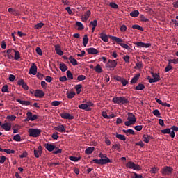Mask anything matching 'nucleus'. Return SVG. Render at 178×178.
<instances>
[{
	"label": "nucleus",
	"mask_w": 178,
	"mask_h": 178,
	"mask_svg": "<svg viewBox=\"0 0 178 178\" xmlns=\"http://www.w3.org/2000/svg\"><path fill=\"white\" fill-rule=\"evenodd\" d=\"M120 47H122V48H124V49H127L128 51L129 49H130V47L125 43L121 44Z\"/></svg>",
	"instance_id": "obj_62"
},
{
	"label": "nucleus",
	"mask_w": 178,
	"mask_h": 178,
	"mask_svg": "<svg viewBox=\"0 0 178 178\" xmlns=\"http://www.w3.org/2000/svg\"><path fill=\"white\" fill-rule=\"evenodd\" d=\"M54 129L56 130V131H59L60 133H65L66 130V129H65V126L62 124L56 127Z\"/></svg>",
	"instance_id": "obj_22"
},
{
	"label": "nucleus",
	"mask_w": 178,
	"mask_h": 178,
	"mask_svg": "<svg viewBox=\"0 0 178 178\" xmlns=\"http://www.w3.org/2000/svg\"><path fill=\"white\" fill-rule=\"evenodd\" d=\"M44 147H45L46 149H47V151H49V152H52V151H54V149H55V148H56L55 147V145H54L52 144H49V143H46L44 145Z\"/></svg>",
	"instance_id": "obj_18"
},
{
	"label": "nucleus",
	"mask_w": 178,
	"mask_h": 178,
	"mask_svg": "<svg viewBox=\"0 0 178 178\" xmlns=\"http://www.w3.org/2000/svg\"><path fill=\"white\" fill-rule=\"evenodd\" d=\"M172 69H173V67L172 66V65L170 63H168L167 66L165 68V72L168 73V72H170V70H172Z\"/></svg>",
	"instance_id": "obj_43"
},
{
	"label": "nucleus",
	"mask_w": 178,
	"mask_h": 178,
	"mask_svg": "<svg viewBox=\"0 0 178 178\" xmlns=\"http://www.w3.org/2000/svg\"><path fill=\"white\" fill-rule=\"evenodd\" d=\"M3 152H6V154H15V151L12 150L10 149H4Z\"/></svg>",
	"instance_id": "obj_50"
},
{
	"label": "nucleus",
	"mask_w": 178,
	"mask_h": 178,
	"mask_svg": "<svg viewBox=\"0 0 178 178\" xmlns=\"http://www.w3.org/2000/svg\"><path fill=\"white\" fill-rule=\"evenodd\" d=\"M77 80L79 81H84V80H86V76L84 75H79L78 77H77Z\"/></svg>",
	"instance_id": "obj_59"
},
{
	"label": "nucleus",
	"mask_w": 178,
	"mask_h": 178,
	"mask_svg": "<svg viewBox=\"0 0 178 178\" xmlns=\"http://www.w3.org/2000/svg\"><path fill=\"white\" fill-rule=\"evenodd\" d=\"M120 83L122 84V86L124 87H125V86H127V84H129V81L126 79H124V78H122Z\"/></svg>",
	"instance_id": "obj_56"
},
{
	"label": "nucleus",
	"mask_w": 178,
	"mask_h": 178,
	"mask_svg": "<svg viewBox=\"0 0 178 178\" xmlns=\"http://www.w3.org/2000/svg\"><path fill=\"white\" fill-rule=\"evenodd\" d=\"M16 101L17 102H19V104H20L21 105H24L25 106H29V105H30V102L29 101H24L20 99H17Z\"/></svg>",
	"instance_id": "obj_24"
},
{
	"label": "nucleus",
	"mask_w": 178,
	"mask_h": 178,
	"mask_svg": "<svg viewBox=\"0 0 178 178\" xmlns=\"http://www.w3.org/2000/svg\"><path fill=\"white\" fill-rule=\"evenodd\" d=\"M1 128H3L6 131H10V130L12 129V124L9 122H5L1 124Z\"/></svg>",
	"instance_id": "obj_12"
},
{
	"label": "nucleus",
	"mask_w": 178,
	"mask_h": 178,
	"mask_svg": "<svg viewBox=\"0 0 178 178\" xmlns=\"http://www.w3.org/2000/svg\"><path fill=\"white\" fill-rule=\"evenodd\" d=\"M111 159L108 157H105L104 159H102V165H106V163H110Z\"/></svg>",
	"instance_id": "obj_40"
},
{
	"label": "nucleus",
	"mask_w": 178,
	"mask_h": 178,
	"mask_svg": "<svg viewBox=\"0 0 178 178\" xmlns=\"http://www.w3.org/2000/svg\"><path fill=\"white\" fill-rule=\"evenodd\" d=\"M89 26L90 27H97V26H98V21L97 19L91 21Z\"/></svg>",
	"instance_id": "obj_37"
},
{
	"label": "nucleus",
	"mask_w": 178,
	"mask_h": 178,
	"mask_svg": "<svg viewBox=\"0 0 178 178\" xmlns=\"http://www.w3.org/2000/svg\"><path fill=\"white\" fill-rule=\"evenodd\" d=\"M109 38L112 39L113 41H115V42H117V44H118V45H121V44H122V42H123V39L118 38L116 36H113V35H109L108 36Z\"/></svg>",
	"instance_id": "obj_13"
},
{
	"label": "nucleus",
	"mask_w": 178,
	"mask_h": 178,
	"mask_svg": "<svg viewBox=\"0 0 178 178\" xmlns=\"http://www.w3.org/2000/svg\"><path fill=\"white\" fill-rule=\"evenodd\" d=\"M87 44H88V36H87V35H85L83 38V47H87Z\"/></svg>",
	"instance_id": "obj_31"
},
{
	"label": "nucleus",
	"mask_w": 178,
	"mask_h": 178,
	"mask_svg": "<svg viewBox=\"0 0 178 178\" xmlns=\"http://www.w3.org/2000/svg\"><path fill=\"white\" fill-rule=\"evenodd\" d=\"M69 60H70V63H72V65H73V66L77 65V60H76V58H73V56H70L69 57Z\"/></svg>",
	"instance_id": "obj_27"
},
{
	"label": "nucleus",
	"mask_w": 178,
	"mask_h": 178,
	"mask_svg": "<svg viewBox=\"0 0 178 178\" xmlns=\"http://www.w3.org/2000/svg\"><path fill=\"white\" fill-rule=\"evenodd\" d=\"M138 79H140V74H136L132 78V79L131 80V84H136V83H137V81H138Z\"/></svg>",
	"instance_id": "obj_28"
},
{
	"label": "nucleus",
	"mask_w": 178,
	"mask_h": 178,
	"mask_svg": "<svg viewBox=\"0 0 178 178\" xmlns=\"http://www.w3.org/2000/svg\"><path fill=\"white\" fill-rule=\"evenodd\" d=\"M161 131L163 134H170V129L169 128L162 129Z\"/></svg>",
	"instance_id": "obj_51"
},
{
	"label": "nucleus",
	"mask_w": 178,
	"mask_h": 178,
	"mask_svg": "<svg viewBox=\"0 0 178 178\" xmlns=\"http://www.w3.org/2000/svg\"><path fill=\"white\" fill-rule=\"evenodd\" d=\"M33 152L35 158H40L41 154H42V147L38 146V149H35Z\"/></svg>",
	"instance_id": "obj_9"
},
{
	"label": "nucleus",
	"mask_w": 178,
	"mask_h": 178,
	"mask_svg": "<svg viewBox=\"0 0 178 178\" xmlns=\"http://www.w3.org/2000/svg\"><path fill=\"white\" fill-rule=\"evenodd\" d=\"M75 96H76V92H70L67 93V98H69V99H72V98H74Z\"/></svg>",
	"instance_id": "obj_44"
},
{
	"label": "nucleus",
	"mask_w": 178,
	"mask_h": 178,
	"mask_svg": "<svg viewBox=\"0 0 178 178\" xmlns=\"http://www.w3.org/2000/svg\"><path fill=\"white\" fill-rule=\"evenodd\" d=\"M152 113L153 115H154V116H156L157 118H159V116H161V113L158 109L154 110Z\"/></svg>",
	"instance_id": "obj_53"
},
{
	"label": "nucleus",
	"mask_w": 178,
	"mask_h": 178,
	"mask_svg": "<svg viewBox=\"0 0 178 178\" xmlns=\"http://www.w3.org/2000/svg\"><path fill=\"white\" fill-rule=\"evenodd\" d=\"M94 70H95V72H96V73H102V72H103L102 67H101V65L99 64H97L94 67Z\"/></svg>",
	"instance_id": "obj_26"
},
{
	"label": "nucleus",
	"mask_w": 178,
	"mask_h": 178,
	"mask_svg": "<svg viewBox=\"0 0 178 178\" xmlns=\"http://www.w3.org/2000/svg\"><path fill=\"white\" fill-rule=\"evenodd\" d=\"M134 129L137 131H141V130H143V125H136L134 127Z\"/></svg>",
	"instance_id": "obj_60"
},
{
	"label": "nucleus",
	"mask_w": 178,
	"mask_h": 178,
	"mask_svg": "<svg viewBox=\"0 0 178 178\" xmlns=\"http://www.w3.org/2000/svg\"><path fill=\"white\" fill-rule=\"evenodd\" d=\"M60 104H62V102H59V101H53L51 102L52 106H59Z\"/></svg>",
	"instance_id": "obj_52"
},
{
	"label": "nucleus",
	"mask_w": 178,
	"mask_h": 178,
	"mask_svg": "<svg viewBox=\"0 0 178 178\" xmlns=\"http://www.w3.org/2000/svg\"><path fill=\"white\" fill-rule=\"evenodd\" d=\"M129 15L131 16V17H138V15H140V12L137 10H135L131 12Z\"/></svg>",
	"instance_id": "obj_30"
},
{
	"label": "nucleus",
	"mask_w": 178,
	"mask_h": 178,
	"mask_svg": "<svg viewBox=\"0 0 178 178\" xmlns=\"http://www.w3.org/2000/svg\"><path fill=\"white\" fill-rule=\"evenodd\" d=\"M122 58L126 63H129L130 62V56L128 55L124 56Z\"/></svg>",
	"instance_id": "obj_58"
},
{
	"label": "nucleus",
	"mask_w": 178,
	"mask_h": 178,
	"mask_svg": "<svg viewBox=\"0 0 178 178\" xmlns=\"http://www.w3.org/2000/svg\"><path fill=\"white\" fill-rule=\"evenodd\" d=\"M153 138H154L151 135H143V141L147 144H148V143H149V140H152Z\"/></svg>",
	"instance_id": "obj_21"
},
{
	"label": "nucleus",
	"mask_w": 178,
	"mask_h": 178,
	"mask_svg": "<svg viewBox=\"0 0 178 178\" xmlns=\"http://www.w3.org/2000/svg\"><path fill=\"white\" fill-rule=\"evenodd\" d=\"M41 129L30 128L28 131L30 137H40V134H41Z\"/></svg>",
	"instance_id": "obj_3"
},
{
	"label": "nucleus",
	"mask_w": 178,
	"mask_h": 178,
	"mask_svg": "<svg viewBox=\"0 0 178 178\" xmlns=\"http://www.w3.org/2000/svg\"><path fill=\"white\" fill-rule=\"evenodd\" d=\"M111 8H113V9H118L119 6L115 3H110Z\"/></svg>",
	"instance_id": "obj_61"
},
{
	"label": "nucleus",
	"mask_w": 178,
	"mask_h": 178,
	"mask_svg": "<svg viewBox=\"0 0 178 178\" xmlns=\"http://www.w3.org/2000/svg\"><path fill=\"white\" fill-rule=\"evenodd\" d=\"M168 63L171 65L172 63H173L174 65H178V58L170 59L168 60Z\"/></svg>",
	"instance_id": "obj_47"
},
{
	"label": "nucleus",
	"mask_w": 178,
	"mask_h": 178,
	"mask_svg": "<svg viewBox=\"0 0 178 178\" xmlns=\"http://www.w3.org/2000/svg\"><path fill=\"white\" fill-rule=\"evenodd\" d=\"M94 149H95L94 147H89L85 150V154L87 155H91V153L94 152Z\"/></svg>",
	"instance_id": "obj_25"
},
{
	"label": "nucleus",
	"mask_w": 178,
	"mask_h": 178,
	"mask_svg": "<svg viewBox=\"0 0 178 178\" xmlns=\"http://www.w3.org/2000/svg\"><path fill=\"white\" fill-rule=\"evenodd\" d=\"M113 102L118 105H124V104H129V100L124 97H116L113 98Z\"/></svg>",
	"instance_id": "obj_2"
},
{
	"label": "nucleus",
	"mask_w": 178,
	"mask_h": 178,
	"mask_svg": "<svg viewBox=\"0 0 178 178\" xmlns=\"http://www.w3.org/2000/svg\"><path fill=\"white\" fill-rule=\"evenodd\" d=\"M116 138H118V140H122V141H126V136L122 134H116L115 135Z\"/></svg>",
	"instance_id": "obj_38"
},
{
	"label": "nucleus",
	"mask_w": 178,
	"mask_h": 178,
	"mask_svg": "<svg viewBox=\"0 0 178 178\" xmlns=\"http://www.w3.org/2000/svg\"><path fill=\"white\" fill-rule=\"evenodd\" d=\"M1 92H8V85H5L2 87Z\"/></svg>",
	"instance_id": "obj_63"
},
{
	"label": "nucleus",
	"mask_w": 178,
	"mask_h": 178,
	"mask_svg": "<svg viewBox=\"0 0 178 178\" xmlns=\"http://www.w3.org/2000/svg\"><path fill=\"white\" fill-rule=\"evenodd\" d=\"M69 159H70V161H72L73 162H79V161H80V159H81V158L71 156H69Z\"/></svg>",
	"instance_id": "obj_35"
},
{
	"label": "nucleus",
	"mask_w": 178,
	"mask_h": 178,
	"mask_svg": "<svg viewBox=\"0 0 178 178\" xmlns=\"http://www.w3.org/2000/svg\"><path fill=\"white\" fill-rule=\"evenodd\" d=\"M152 76L153 78H150L149 76L147 78L149 83H156L161 80V76L157 73L152 72Z\"/></svg>",
	"instance_id": "obj_6"
},
{
	"label": "nucleus",
	"mask_w": 178,
	"mask_h": 178,
	"mask_svg": "<svg viewBox=\"0 0 178 178\" xmlns=\"http://www.w3.org/2000/svg\"><path fill=\"white\" fill-rule=\"evenodd\" d=\"M76 26H77L78 30H84V25H83V23L80 22H76Z\"/></svg>",
	"instance_id": "obj_41"
},
{
	"label": "nucleus",
	"mask_w": 178,
	"mask_h": 178,
	"mask_svg": "<svg viewBox=\"0 0 178 178\" xmlns=\"http://www.w3.org/2000/svg\"><path fill=\"white\" fill-rule=\"evenodd\" d=\"M172 172H173V168L172 167L166 166L163 168L161 170V173L163 176H169L172 175Z\"/></svg>",
	"instance_id": "obj_7"
},
{
	"label": "nucleus",
	"mask_w": 178,
	"mask_h": 178,
	"mask_svg": "<svg viewBox=\"0 0 178 178\" xmlns=\"http://www.w3.org/2000/svg\"><path fill=\"white\" fill-rule=\"evenodd\" d=\"M55 51L57 55H60V56H62V55H63V51H62V49H60V46L58 44L55 46Z\"/></svg>",
	"instance_id": "obj_23"
},
{
	"label": "nucleus",
	"mask_w": 178,
	"mask_h": 178,
	"mask_svg": "<svg viewBox=\"0 0 178 178\" xmlns=\"http://www.w3.org/2000/svg\"><path fill=\"white\" fill-rule=\"evenodd\" d=\"M17 84L18 86H22L24 90H29V86H27V83H26L23 79L19 80Z\"/></svg>",
	"instance_id": "obj_15"
},
{
	"label": "nucleus",
	"mask_w": 178,
	"mask_h": 178,
	"mask_svg": "<svg viewBox=\"0 0 178 178\" xmlns=\"http://www.w3.org/2000/svg\"><path fill=\"white\" fill-rule=\"evenodd\" d=\"M134 44L137 47V48H149V47H151L149 43H144L143 42H137Z\"/></svg>",
	"instance_id": "obj_8"
},
{
	"label": "nucleus",
	"mask_w": 178,
	"mask_h": 178,
	"mask_svg": "<svg viewBox=\"0 0 178 178\" xmlns=\"http://www.w3.org/2000/svg\"><path fill=\"white\" fill-rule=\"evenodd\" d=\"M132 29L134 30H140V31H143V27L140 25H133Z\"/></svg>",
	"instance_id": "obj_54"
},
{
	"label": "nucleus",
	"mask_w": 178,
	"mask_h": 178,
	"mask_svg": "<svg viewBox=\"0 0 178 178\" xmlns=\"http://www.w3.org/2000/svg\"><path fill=\"white\" fill-rule=\"evenodd\" d=\"M6 161V156H3L0 157V163H5V161Z\"/></svg>",
	"instance_id": "obj_64"
},
{
	"label": "nucleus",
	"mask_w": 178,
	"mask_h": 178,
	"mask_svg": "<svg viewBox=\"0 0 178 178\" xmlns=\"http://www.w3.org/2000/svg\"><path fill=\"white\" fill-rule=\"evenodd\" d=\"M120 144L115 143L112 146V149L115 151H120Z\"/></svg>",
	"instance_id": "obj_42"
},
{
	"label": "nucleus",
	"mask_w": 178,
	"mask_h": 178,
	"mask_svg": "<svg viewBox=\"0 0 178 178\" xmlns=\"http://www.w3.org/2000/svg\"><path fill=\"white\" fill-rule=\"evenodd\" d=\"M81 88H83V86L81 84H78L75 86V90L77 94H80V92H81Z\"/></svg>",
	"instance_id": "obj_33"
},
{
	"label": "nucleus",
	"mask_w": 178,
	"mask_h": 178,
	"mask_svg": "<svg viewBox=\"0 0 178 178\" xmlns=\"http://www.w3.org/2000/svg\"><path fill=\"white\" fill-rule=\"evenodd\" d=\"M158 172H159V168L157 167L152 168L150 170V172L153 174L158 173Z\"/></svg>",
	"instance_id": "obj_48"
},
{
	"label": "nucleus",
	"mask_w": 178,
	"mask_h": 178,
	"mask_svg": "<svg viewBox=\"0 0 178 178\" xmlns=\"http://www.w3.org/2000/svg\"><path fill=\"white\" fill-rule=\"evenodd\" d=\"M42 26H44V23L42 22L38 23L36 25H35V29L40 30V29L42 28Z\"/></svg>",
	"instance_id": "obj_57"
},
{
	"label": "nucleus",
	"mask_w": 178,
	"mask_h": 178,
	"mask_svg": "<svg viewBox=\"0 0 178 178\" xmlns=\"http://www.w3.org/2000/svg\"><path fill=\"white\" fill-rule=\"evenodd\" d=\"M59 67L61 72H66V70H67V66H66L65 63H60Z\"/></svg>",
	"instance_id": "obj_32"
},
{
	"label": "nucleus",
	"mask_w": 178,
	"mask_h": 178,
	"mask_svg": "<svg viewBox=\"0 0 178 178\" xmlns=\"http://www.w3.org/2000/svg\"><path fill=\"white\" fill-rule=\"evenodd\" d=\"M14 52H15V56H14L15 60H19V59H20V52L16 50H14Z\"/></svg>",
	"instance_id": "obj_34"
},
{
	"label": "nucleus",
	"mask_w": 178,
	"mask_h": 178,
	"mask_svg": "<svg viewBox=\"0 0 178 178\" xmlns=\"http://www.w3.org/2000/svg\"><path fill=\"white\" fill-rule=\"evenodd\" d=\"M29 74H33V76H35L37 74V65L35 63L32 64L29 69Z\"/></svg>",
	"instance_id": "obj_11"
},
{
	"label": "nucleus",
	"mask_w": 178,
	"mask_h": 178,
	"mask_svg": "<svg viewBox=\"0 0 178 178\" xmlns=\"http://www.w3.org/2000/svg\"><path fill=\"white\" fill-rule=\"evenodd\" d=\"M123 133H124L125 134H127V136H129V134H132L134 135V130L129 129H124L122 130Z\"/></svg>",
	"instance_id": "obj_29"
},
{
	"label": "nucleus",
	"mask_w": 178,
	"mask_h": 178,
	"mask_svg": "<svg viewBox=\"0 0 178 178\" xmlns=\"http://www.w3.org/2000/svg\"><path fill=\"white\" fill-rule=\"evenodd\" d=\"M100 38L104 41V42H108L109 41V38L104 32L100 33Z\"/></svg>",
	"instance_id": "obj_20"
},
{
	"label": "nucleus",
	"mask_w": 178,
	"mask_h": 178,
	"mask_svg": "<svg viewBox=\"0 0 178 178\" xmlns=\"http://www.w3.org/2000/svg\"><path fill=\"white\" fill-rule=\"evenodd\" d=\"M34 95L36 98H44V97L45 96V93L41 90H36Z\"/></svg>",
	"instance_id": "obj_10"
},
{
	"label": "nucleus",
	"mask_w": 178,
	"mask_h": 178,
	"mask_svg": "<svg viewBox=\"0 0 178 178\" xmlns=\"http://www.w3.org/2000/svg\"><path fill=\"white\" fill-rule=\"evenodd\" d=\"M90 15H91V11L90 10L86 11L85 14L82 15L81 20L83 22H87V20H88V19L90 18Z\"/></svg>",
	"instance_id": "obj_14"
},
{
	"label": "nucleus",
	"mask_w": 178,
	"mask_h": 178,
	"mask_svg": "<svg viewBox=\"0 0 178 178\" xmlns=\"http://www.w3.org/2000/svg\"><path fill=\"white\" fill-rule=\"evenodd\" d=\"M127 115V121L124 122L125 126H131V124H135V123L137 122L136 115H134L133 113H128Z\"/></svg>",
	"instance_id": "obj_1"
},
{
	"label": "nucleus",
	"mask_w": 178,
	"mask_h": 178,
	"mask_svg": "<svg viewBox=\"0 0 178 178\" xmlns=\"http://www.w3.org/2000/svg\"><path fill=\"white\" fill-rule=\"evenodd\" d=\"M116 66H118V62L116 60H108L106 64V67L108 70H115Z\"/></svg>",
	"instance_id": "obj_4"
},
{
	"label": "nucleus",
	"mask_w": 178,
	"mask_h": 178,
	"mask_svg": "<svg viewBox=\"0 0 178 178\" xmlns=\"http://www.w3.org/2000/svg\"><path fill=\"white\" fill-rule=\"evenodd\" d=\"M120 31L121 33H126L127 31V26L126 25L123 24L120 27Z\"/></svg>",
	"instance_id": "obj_45"
},
{
	"label": "nucleus",
	"mask_w": 178,
	"mask_h": 178,
	"mask_svg": "<svg viewBox=\"0 0 178 178\" xmlns=\"http://www.w3.org/2000/svg\"><path fill=\"white\" fill-rule=\"evenodd\" d=\"M145 88V86L143 83H139L135 89L137 90L138 91H141V90H144Z\"/></svg>",
	"instance_id": "obj_39"
},
{
	"label": "nucleus",
	"mask_w": 178,
	"mask_h": 178,
	"mask_svg": "<svg viewBox=\"0 0 178 178\" xmlns=\"http://www.w3.org/2000/svg\"><path fill=\"white\" fill-rule=\"evenodd\" d=\"M14 141H17V143H20L22 141V137L20 136V134H16L13 136Z\"/></svg>",
	"instance_id": "obj_36"
},
{
	"label": "nucleus",
	"mask_w": 178,
	"mask_h": 178,
	"mask_svg": "<svg viewBox=\"0 0 178 178\" xmlns=\"http://www.w3.org/2000/svg\"><path fill=\"white\" fill-rule=\"evenodd\" d=\"M61 118H63V119H74V117L72 115H70V113H63L61 114Z\"/></svg>",
	"instance_id": "obj_19"
},
{
	"label": "nucleus",
	"mask_w": 178,
	"mask_h": 178,
	"mask_svg": "<svg viewBox=\"0 0 178 178\" xmlns=\"http://www.w3.org/2000/svg\"><path fill=\"white\" fill-rule=\"evenodd\" d=\"M126 167L128 169H133V170H141V167L140 166V165L136 164L132 161H129L126 164Z\"/></svg>",
	"instance_id": "obj_5"
},
{
	"label": "nucleus",
	"mask_w": 178,
	"mask_h": 178,
	"mask_svg": "<svg viewBox=\"0 0 178 178\" xmlns=\"http://www.w3.org/2000/svg\"><path fill=\"white\" fill-rule=\"evenodd\" d=\"M79 109H88V104H80L79 105Z\"/></svg>",
	"instance_id": "obj_46"
},
{
	"label": "nucleus",
	"mask_w": 178,
	"mask_h": 178,
	"mask_svg": "<svg viewBox=\"0 0 178 178\" xmlns=\"http://www.w3.org/2000/svg\"><path fill=\"white\" fill-rule=\"evenodd\" d=\"M67 77L70 80H73V74L70 70L67 71Z\"/></svg>",
	"instance_id": "obj_55"
},
{
	"label": "nucleus",
	"mask_w": 178,
	"mask_h": 178,
	"mask_svg": "<svg viewBox=\"0 0 178 178\" xmlns=\"http://www.w3.org/2000/svg\"><path fill=\"white\" fill-rule=\"evenodd\" d=\"M6 119H8L10 122H13L14 120H16V116L14 115H8Z\"/></svg>",
	"instance_id": "obj_49"
},
{
	"label": "nucleus",
	"mask_w": 178,
	"mask_h": 178,
	"mask_svg": "<svg viewBox=\"0 0 178 178\" xmlns=\"http://www.w3.org/2000/svg\"><path fill=\"white\" fill-rule=\"evenodd\" d=\"M87 52L88 54H89L90 55H97V54H98V50L94 47H90L87 49Z\"/></svg>",
	"instance_id": "obj_17"
},
{
	"label": "nucleus",
	"mask_w": 178,
	"mask_h": 178,
	"mask_svg": "<svg viewBox=\"0 0 178 178\" xmlns=\"http://www.w3.org/2000/svg\"><path fill=\"white\" fill-rule=\"evenodd\" d=\"M26 115L28 116V120H31V122L35 120L38 116L37 115H33L31 112H28L26 113Z\"/></svg>",
	"instance_id": "obj_16"
}]
</instances>
